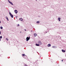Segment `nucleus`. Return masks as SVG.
<instances>
[{
  "mask_svg": "<svg viewBox=\"0 0 66 66\" xmlns=\"http://www.w3.org/2000/svg\"><path fill=\"white\" fill-rule=\"evenodd\" d=\"M14 12L15 14H17V13H18V11H17V10H14Z\"/></svg>",
  "mask_w": 66,
  "mask_h": 66,
  "instance_id": "3",
  "label": "nucleus"
},
{
  "mask_svg": "<svg viewBox=\"0 0 66 66\" xmlns=\"http://www.w3.org/2000/svg\"><path fill=\"white\" fill-rule=\"evenodd\" d=\"M5 18H6L7 21H9V19L8 18V17H7V16H6Z\"/></svg>",
  "mask_w": 66,
  "mask_h": 66,
  "instance_id": "6",
  "label": "nucleus"
},
{
  "mask_svg": "<svg viewBox=\"0 0 66 66\" xmlns=\"http://www.w3.org/2000/svg\"><path fill=\"white\" fill-rule=\"evenodd\" d=\"M36 46H39V44H36Z\"/></svg>",
  "mask_w": 66,
  "mask_h": 66,
  "instance_id": "10",
  "label": "nucleus"
},
{
  "mask_svg": "<svg viewBox=\"0 0 66 66\" xmlns=\"http://www.w3.org/2000/svg\"><path fill=\"white\" fill-rule=\"evenodd\" d=\"M56 47L55 46H52V48H56Z\"/></svg>",
  "mask_w": 66,
  "mask_h": 66,
  "instance_id": "11",
  "label": "nucleus"
},
{
  "mask_svg": "<svg viewBox=\"0 0 66 66\" xmlns=\"http://www.w3.org/2000/svg\"><path fill=\"white\" fill-rule=\"evenodd\" d=\"M1 34V31H0V34Z\"/></svg>",
  "mask_w": 66,
  "mask_h": 66,
  "instance_id": "21",
  "label": "nucleus"
},
{
  "mask_svg": "<svg viewBox=\"0 0 66 66\" xmlns=\"http://www.w3.org/2000/svg\"><path fill=\"white\" fill-rule=\"evenodd\" d=\"M0 41H1V39H0Z\"/></svg>",
  "mask_w": 66,
  "mask_h": 66,
  "instance_id": "26",
  "label": "nucleus"
},
{
  "mask_svg": "<svg viewBox=\"0 0 66 66\" xmlns=\"http://www.w3.org/2000/svg\"><path fill=\"white\" fill-rule=\"evenodd\" d=\"M30 39V37H27L26 38V41L27 42H28L29 40Z\"/></svg>",
  "mask_w": 66,
  "mask_h": 66,
  "instance_id": "2",
  "label": "nucleus"
},
{
  "mask_svg": "<svg viewBox=\"0 0 66 66\" xmlns=\"http://www.w3.org/2000/svg\"><path fill=\"white\" fill-rule=\"evenodd\" d=\"M51 44H48L47 45V46L48 47H51Z\"/></svg>",
  "mask_w": 66,
  "mask_h": 66,
  "instance_id": "7",
  "label": "nucleus"
},
{
  "mask_svg": "<svg viewBox=\"0 0 66 66\" xmlns=\"http://www.w3.org/2000/svg\"><path fill=\"white\" fill-rule=\"evenodd\" d=\"M1 23V21L0 20V23Z\"/></svg>",
  "mask_w": 66,
  "mask_h": 66,
  "instance_id": "25",
  "label": "nucleus"
},
{
  "mask_svg": "<svg viewBox=\"0 0 66 66\" xmlns=\"http://www.w3.org/2000/svg\"><path fill=\"white\" fill-rule=\"evenodd\" d=\"M20 21H22L23 20V19H22V18H20Z\"/></svg>",
  "mask_w": 66,
  "mask_h": 66,
  "instance_id": "12",
  "label": "nucleus"
},
{
  "mask_svg": "<svg viewBox=\"0 0 66 66\" xmlns=\"http://www.w3.org/2000/svg\"><path fill=\"white\" fill-rule=\"evenodd\" d=\"M2 38V36H0V38L1 39Z\"/></svg>",
  "mask_w": 66,
  "mask_h": 66,
  "instance_id": "17",
  "label": "nucleus"
},
{
  "mask_svg": "<svg viewBox=\"0 0 66 66\" xmlns=\"http://www.w3.org/2000/svg\"><path fill=\"white\" fill-rule=\"evenodd\" d=\"M58 20H59V21H61V18H58Z\"/></svg>",
  "mask_w": 66,
  "mask_h": 66,
  "instance_id": "4",
  "label": "nucleus"
},
{
  "mask_svg": "<svg viewBox=\"0 0 66 66\" xmlns=\"http://www.w3.org/2000/svg\"><path fill=\"white\" fill-rule=\"evenodd\" d=\"M38 43L40 45H42V43H41V42H40V41H38Z\"/></svg>",
  "mask_w": 66,
  "mask_h": 66,
  "instance_id": "5",
  "label": "nucleus"
},
{
  "mask_svg": "<svg viewBox=\"0 0 66 66\" xmlns=\"http://www.w3.org/2000/svg\"><path fill=\"white\" fill-rule=\"evenodd\" d=\"M17 26H19V24H18V25H17Z\"/></svg>",
  "mask_w": 66,
  "mask_h": 66,
  "instance_id": "18",
  "label": "nucleus"
},
{
  "mask_svg": "<svg viewBox=\"0 0 66 66\" xmlns=\"http://www.w3.org/2000/svg\"><path fill=\"white\" fill-rule=\"evenodd\" d=\"M32 30H31V32H32Z\"/></svg>",
  "mask_w": 66,
  "mask_h": 66,
  "instance_id": "23",
  "label": "nucleus"
},
{
  "mask_svg": "<svg viewBox=\"0 0 66 66\" xmlns=\"http://www.w3.org/2000/svg\"><path fill=\"white\" fill-rule=\"evenodd\" d=\"M9 14L10 16H11V17L12 18H13V17H14V16H13V15L12 14V13H10V12H9Z\"/></svg>",
  "mask_w": 66,
  "mask_h": 66,
  "instance_id": "1",
  "label": "nucleus"
},
{
  "mask_svg": "<svg viewBox=\"0 0 66 66\" xmlns=\"http://www.w3.org/2000/svg\"><path fill=\"white\" fill-rule=\"evenodd\" d=\"M20 33H21V32H20Z\"/></svg>",
  "mask_w": 66,
  "mask_h": 66,
  "instance_id": "29",
  "label": "nucleus"
},
{
  "mask_svg": "<svg viewBox=\"0 0 66 66\" xmlns=\"http://www.w3.org/2000/svg\"><path fill=\"white\" fill-rule=\"evenodd\" d=\"M6 40H8V39H7V38H6Z\"/></svg>",
  "mask_w": 66,
  "mask_h": 66,
  "instance_id": "20",
  "label": "nucleus"
},
{
  "mask_svg": "<svg viewBox=\"0 0 66 66\" xmlns=\"http://www.w3.org/2000/svg\"><path fill=\"white\" fill-rule=\"evenodd\" d=\"M25 30V31H26V29H25V30Z\"/></svg>",
  "mask_w": 66,
  "mask_h": 66,
  "instance_id": "22",
  "label": "nucleus"
},
{
  "mask_svg": "<svg viewBox=\"0 0 66 66\" xmlns=\"http://www.w3.org/2000/svg\"><path fill=\"white\" fill-rule=\"evenodd\" d=\"M22 55L23 56H25L26 55L25 54H22Z\"/></svg>",
  "mask_w": 66,
  "mask_h": 66,
  "instance_id": "15",
  "label": "nucleus"
},
{
  "mask_svg": "<svg viewBox=\"0 0 66 66\" xmlns=\"http://www.w3.org/2000/svg\"><path fill=\"white\" fill-rule=\"evenodd\" d=\"M9 3H10V4H11V5H13V3L11 2H9Z\"/></svg>",
  "mask_w": 66,
  "mask_h": 66,
  "instance_id": "8",
  "label": "nucleus"
},
{
  "mask_svg": "<svg viewBox=\"0 0 66 66\" xmlns=\"http://www.w3.org/2000/svg\"><path fill=\"white\" fill-rule=\"evenodd\" d=\"M36 23H39V21H38L36 22Z\"/></svg>",
  "mask_w": 66,
  "mask_h": 66,
  "instance_id": "16",
  "label": "nucleus"
},
{
  "mask_svg": "<svg viewBox=\"0 0 66 66\" xmlns=\"http://www.w3.org/2000/svg\"><path fill=\"white\" fill-rule=\"evenodd\" d=\"M36 1H37V0H36Z\"/></svg>",
  "mask_w": 66,
  "mask_h": 66,
  "instance_id": "27",
  "label": "nucleus"
},
{
  "mask_svg": "<svg viewBox=\"0 0 66 66\" xmlns=\"http://www.w3.org/2000/svg\"><path fill=\"white\" fill-rule=\"evenodd\" d=\"M46 33H47V32Z\"/></svg>",
  "mask_w": 66,
  "mask_h": 66,
  "instance_id": "28",
  "label": "nucleus"
},
{
  "mask_svg": "<svg viewBox=\"0 0 66 66\" xmlns=\"http://www.w3.org/2000/svg\"><path fill=\"white\" fill-rule=\"evenodd\" d=\"M0 28H1V29H3V27H2L1 26L0 27Z\"/></svg>",
  "mask_w": 66,
  "mask_h": 66,
  "instance_id": "14",
  "label": "nucleus"
},
{
  "mask_svg": "<svg viewBox=\"0 0 66 66\" xmlns=\"http://www.w3.org/2000/svg\"><path fill=\"white\" fill-rule=\"evenodd\" d=\"M34 35H35V36L36 37L37 36V34H34Z\"/></svg>",
  "mask_w": 66,
  "mask_h": 66,
  "instance_id": "13",
  "label": "nucleus"
},
{
  "mask_svg": "<svg viewBox=\"0 0 66 66\" xmlns=\"http://www.w3.org/2000/svg\"><path fill=\"white\" fill-rule=\"evenodd\" d=\"M62 51L63 52H65V51L63 50H62Z\"/></svg>",
  "mask_w": 66,
  "mask_h": 66,
  "instance_id": "9",
  "label": "nucleus"
},
{
  "mask_svg": "<svg viewBox=\"0 0 66 66\" xmlns=\"http://www.w3.org/2000/svg\"><path fill=\"white\" fill-rule=\"evenodd\" d=\"M63 60H62V62H63Z\"/></svg>",
  "mask_w": 66,
  "mask_h": 66,
  "instance_id": "24",
  "label": "nucleus"
},
{
  "mask_svg": "<svg viewBox=\"0 0 66 66\" xmlns=\"http://www.w3.org/2000/svg\"><path fill=\"white\" fill-rule=\"evenodd\" d=\"M8 1L9 3H10V1H9V0H8Z\"/></svg>",
  "mask_w": 66,
  "mask_h": 66,
  "instance_id": "19",
  "label": "nucleus"
}]
</instances>
